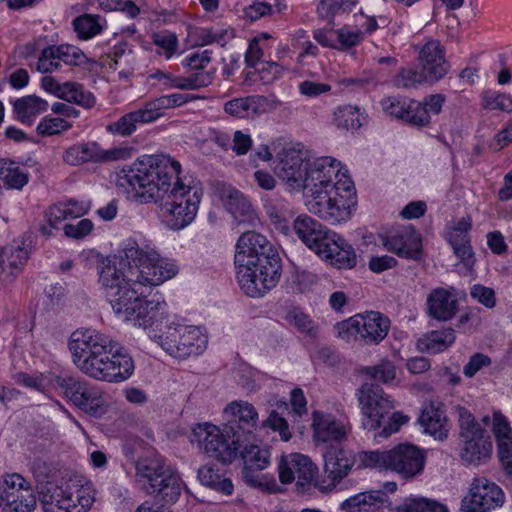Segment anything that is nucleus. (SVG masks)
Wrapping results in <instances>:
<instances>
[{
  "label": "nucleus",
  "mask_w": 512,
  "mask_h": 512,
  "mask_svg": "<svg viewBox=\"0 0 512 512\" xmlns=\"http://www.w3.org/2000/svg\"><path fill=\"white\" fill-rule=\"evenodd\" d=\"M357 397L365 416L363 426L368 430L379 428L394 408L389 396L377 384L364 383L358 389Z\"/></svg>",
  "instance_id": "f8f14e48"
},
{
  "label": "nucleus",
  "mask_w": 512,
  "mask_h": 512,
  "mask_svg": "<svg viewBox=\"0 0 512 512\" xmlns=\"http://www.w3.org/2000/svg\"><path fill=\"white\" fill-rule=\"evenodd\" d=\"M138 123L142 124V120L139 118L137 111L134 110L123 115L117 121L108 124L106 130L113 135L128 137L135 132Z\"/></svg>",
  "instance_id": "a18cd8bd"
},
{
  "label": "nucleus",
  "mask_w": 512,
  "mask_h": 512,
  "mask_svg": "<svg viewBox=\"0 0 512 512\" xmlns=\"http://www.w3.org/2000/svg\"><path fill=\"white\" fill-rule=\"evenodd\" d=\"M455 289L438 287L432 289L426 299L427 315L437 321H449L458 312Z\"/></svg>",
  "instance_id": "a878e982"
},
{
  "label": "nucleus",
  "mask_w": 512,
  "mask_h": 512,
  "mask_svg": "<svg viewBox=\"0 0 512 512\" xmlns=\"http://www.w3.org/2000/svg\"><path fill=\"white\" fill-rule=\"evenodd\" d=\"M73 26L81 39H90L100 33L102 26L99 23V16L85 14L73 21Z\"/></svg>",
  "instance_id": "09e8293b"
},
{
  "label": "nucleus",
  "mask_w": 512,
  "mask_h": 512,
  "mask_svg": "<svg viewBox=\"0 0 512 512\" xmlns=\"http://www.w3.org/2000/svg\"><path fill=\"white\" fill-rule=\"evenodd\" d=\"M387 451H362L355 454L358 468H376L389 470Z\"/></svg>",
  "instance_id": "de8ad7c7"
},
{
  "label": "nucleus",
  "mask_w": 512,
  "mask_h": 512,
  "mask_svg": "<svg viewBox=\"0 0 512 512\" xmlns=\"http://www.w3.org/2000/svg\"><path fill=\"white\" fill-rule=\"evenodd\" d=\"M223 416L227 423L224 431L234 437H239L241 441L242 434H251L257 426L258 413L255 407L246 401L236 400L229 403L223 410Z\"/></svg>",
  "instance_id": "aec40b11"
},
{
  "label": "nucleus",
  "mask_w": 512,
  "mask_h": 512,
  "mask_svg": "<svg viewBox=\"0 0 512 512\" xmlns=\"http://www.w3.org/2000/svg\"><path fill=\"white\" fill-rule=\"evenodd\" d=\"M343 177L338 179V186L305 191L307 210L330 224L348 220L355 204V188L348 177Z\"/></svg>",
  "instance_id": "39448f33"
},
{
  "label": "nucleus",
  "mask_w": 512,
  "mask_h": 512,
  "mask_svg": "<svg viewBox=\"0 0 512 512\" xmlns=\"http://www.w3.org/2000/svg\"><path fill=\"white\" fill-rule=\"evenodd\" d=\"M357 0H322L318 11L322 16L335 15L349 10Z\"/></svg>",
  "instance_id": "e2e57ef3"
},
{
  "label": "nucleus",
  "mask_w": 512,
  "mask_h": 512,
  "mask_svg": "<svg viewBox=\"0 0 512 512\" xmlns=\"http://www.w3.org/2000/svg\"><path fill=\"white\" fill-rule=\"evenodd\" d=\"M280 482L290 484L296 480L297 490L305 493L316 487L318 468L312 460L300 453L282 455L278 462Z\"/></svg>",
  "instance_id": "9b49d317"
},
{
  "label": "nucleus",
  "mask_w": 512,
  "mask_h": 512,
  "mask_svg": "<svg viewBox=\"0 0 512 512\" xmlns=\"http://www.w3.org/2000/svg\"><path fill=\"white\" fill-rule=\"evenodd\" d=\"M450 244L453 247L454 253L460 259L461 263L467 269H471L474 266L475 258L470 245L469 239L464 240H450Z\"/></svg>",
  "instance_id": "bf43d9fd"
},
{
  "label": "nucleus",
  "mask_w": 512,
  "mask_h": 512,
  "mask_svg": "<svg viewBox=\"0 0 512 512\" xmlns=\"http://www.w3.org/2000/svg\"><path fill=\"white\" fill-rule=\"evenodd\" d=\"M338 179L340 162L332 157H321L310 162L304 190L325 189L329 185L338 186Z\"/></svg>",
  "instance_id": "5701e85b"
},
{
  "label": "nucleus",
  "mask_w": 512,
  "mask_h": 512,
  "mask_svg": "<svg viewBox=\"0 0 512 512\" xmlns=\"http://www.w3.org/2000/svg\"><path fill=\"white\" fill-rule=\"evenodd\" d=\"M115 185L140 203H157L163 223L181 230L193 222L203 196L202 188L168 155H144L115 172Z\"/></svg>",
  "instance_id": "f03ea898"
},
{
  "label": "nucleus",
  "mask_w": 512,
  "mask_h": 512,
  "mask_svg": "<svg viewBox=\"0 0 512 512\" xmlns=\"http://www.w3.org/2000/svg\"><path fill=\"white\" fill-rule=\"evenodd\" d=\"M236 277L249 297H262L274 288L281 276V259L270 241L254 231L244 232L236 243Z\"/></svg>",
  "instance_id": "20e7f679"
},
{
  "label": "nucleus",
  "mask_w": 512,
  "mask_h": 512,
  "mask_svg": "<svg viewBox=\"0 0 512 512\" xmlns=\"http://www.w3.org/2000/svg\"><path fill=\"white\" fill-rule=\"evenodd\" d=\"M57 376L53 373H46L33 377L26 373H20L17 376V382L28 388L45 393L50 389L56 388Z\"/></svg>",
  "instance_id": "49530a36"
},
{
  "label": "nucleus",
  "mask_w": 512,
  "mask_h": 512,
  "mask_svg": "<svg viewBox=\"0 0 512 512\" xmlns=\"http://www.w3.org/2000/svg\"><path fill=\"white\" fill-rule=\"evenodd\" d=\"M418 420L425 432L435 439L443 440L447 437L446 417L439 405L433 402L425 404Z\"/></svg>",
  "instance_id": "473e14b6"
},
{
  "label": "nucleus",
  "mask_w": 512,
  "mask_h": 512,
  "mask_svg": "<svg viewBox=\"0 0 512 512\" xmlns=\"http://www.w3.org/2000/svg\"><path fill=\"white\" fill-rule=\"evenodd\" d=\"M389 470L411 479L420 474L425 465V452L419 447L403 443L388 450Z\"/></svg>",
  "instance_id": "6ab92c4d"
},
{
  "label": "nucleus",
  "mask_w": 512,
  "mask_h": 512,
  "mask_svg": "<svg viewBox=\"0 0 512 512\" xmlns=\"http://www.w3.org/2000/svg\"><path fill=\"white\" fill-rule=\"evenodd\" d=\"M72 125L61 117H45L37 126V131L42 136H51L68 130Z\"/></svg>",
  "instance_id": "6e6d98bb"
},
{
  "label": "nucleus",
  "mask_w": 512,
  "mask_h": 512,
  "mask_svg": "<svg viewBox=\"0 0 512 512\" xmlns=\"http://www.w3.org/2000/svg\"><path fill=\"white\" fill-rule=\"evenodd\" d=\"M286 320L302 333L314 336L317 332V326L312 319L299 309L294 308L289 310L286 315Z\"/></svg>",
  "instance_id": "603ef678"
},
{
  "label": "nucleus",
  "mask_w": 512,
  "mask_h": 512,
  "mask_svg": "<svg viewBox=\"0 0 512 512\" xmlns=\"http://www.w3.org/2000/svg\"><path fill=\"white\" fill-rule=\"evenodd\" d=\"M55 390H59L68 401L90 414L96 413L100 406L101 390L79 377L58 375Z\"/></svg>",
  "instance_id": "4468645a"
},
{
  "label": "nucleus",
  "mask_w": 512,
  "mask_h": 512,
  "mask_svg": "<svg viewBox=\"0 0 512 512\" xmlns=\"http://www.w3.org/2000/svg\"><path fill=\"white\" fill-rule=\"evenodd\" d=\"M324 473L326 477L320 482H316V488L321 491L332 490L345 478L351 468L356 464V457L350 451L344 450L341 445H331L325 447Z\"/></svg>",
  "instance_id": "dca6fc26"
},
{
  "label": "nucleus",
  "mask_w": 512,
  "mask_h": 512,
  "mask_svg": "<svg viewBox=\"0 0 512 512\" xmlns=\"http://www.w3.org/2000/svg\"><path fill=\"white\" fill-rule=\"evenodd\" d=\"M97 2L105 11H122L131 18H135L140 13L139 7L131 0H97Z\"/></svg>",
  "instance_id": "4d7b16f0"
},
{
  "label": "nucleus",
  "mask_w": 512,
  "mask_h": 512,
  "mask_svg": "<svg viewBox=\"0 0 512 512\" xmlns=\"http://www.w3.org/2000/svg\"><path fill=\"white\" fill-rule=\"evenodd\" d=\"M384 247L399 257L418 260L422 254L421 235L412 225H405L383 238Z\"/></svg>",
  "instance_id": "412c9836"
},
{
  "label": "nucleus",
  "mask_w": 512,
  "mask_h": 512,
  "mask_svg": "<svg viewBox=\"0 0 512 512\" xmlns=\"http://www.w3.org/2000/svg\"><path fill=\"white\" fill-rule=\"evenodd\" d=\"M481 105L484 109L512 111V97L496 91L487 90L481 95Z\"/></svg>",
  "instance_id": "8fccbe9b"
},
{
  "label": "nucleus",
  "mask_w": 512,
  "mask_h": 512,
  "mask_svg": "<svg viewBox=\"0 0 512 512\" xmlns=\"http://www.w3.org/2000/svg\"><path fill=\"white\" fill-rule=\"evenodd\" d=\"M386 500V492L380 490L366 491L346 499L341 503L340 508L346 512H374Z\"/></svg>",
  "instance_id": "2f4dec72"
},
{
  "label": "nucleus",
  "mask_w": 512,
  "mask_h": 512,
  "mask_svg": "<svg viewBox=\"0 0 512 512\" xmlns=\"http://www.w3.org/2000/svg\"><path fill=\"white\" fill-rule=\"evenodd\" d=\"M222 198L226 201V206L235 219L240 216L251 219L253 215L251 203L239 190L231 186L225 187L222 190Z\"/></svg>",
  "instance_id": "c9c22d12"
},
{
  "label": "nucleus",
  "mask_w": 512,
  "mask_h": 512,
  "mask_svg": "<svg viewBox=\"0 0 512 512\" xmlns=\"http://www.w3.org/2000/svg\"><path fill=\"white\" fill-rule=\"evenodd\" d=\"M85 55L76 46L69 44L51 45L44 48L38 58L37 70L42 73H51L65 65H80L84 63Z\"/></svg>",
  "instance_id": "4be33fe9"
},
{
  "label": "nucleus",
  "mask_w": 512,
  "mask_h": 512,
  "mask_svg": "<svg viewBox=\"0 0 512 512\" xmlns=\"http://www.w3.org/2000/svg\"><path fill=\"white\" fill-rule=\"evenodd\" d=\"M39 501L44 512H87L95 501V492L90 485L41 484Z\"/></svg>",
  "instance_id": "6e6552de"
},
{
  "label": "nucleus",
  "mask_w": 512,
  "mask_h": 512,
  "mask_svg": "<svg viewBox=\"0 0 512 512\" xmlns=\"http://www.w3.org/2000/svg\"><path fill=\"white\" fill-rule=\"evenodd\" d=\"M198 479L200 482L226 495L233 492V484L230 479L222 477L211 466H203L198 470Z\"/></svg>",
  "instance_id": "a19ab883"
},
{
  "label": "nucleus",
  "mask_w": 512,
  "mask_h": 512,
  "mask_svg": "<svg viewBox=\"0 0 512 512\" xmlns=\"http://www.w3.org/2000/svg\"><path fill=\"white\" fill-rule=\"evenodd\" d=\"M460 458L467 465L478 466L487 462L493 451L490 436L465 407H457Z\"/></svg>",
  "instance_id": "0eeeda50"
},
{
  "label": "nucleus",
  "mask_w": 512,
  "mask_h": 512,
  "mask_svg": "<svg viewBox=\"0 0 512 512\" xmlns=\"http://www.w3.org/2000/svg\"><path fill=\"white\" fill-rule=\"evenodd\" d=\"M336 49L346 50L358 45L363 40V32L360 29H351L344 26L336 30Z\"/></svg>",
  "instance_id": "864d4df0"
},
{
  "label": "nucleus",
  "mask_w": 512,
  "mask_h": 512,
  "mask_svg": "<svg viewBox=\"0 0 512 512\" xmlns=\"http://www.w3.org/2000/svg\"><path fill=\"white\" fill-rule=\"evenodd\" d=\"M293 230L299 239L317 255L324 244L330 240V237H334V232L307 214L296 217L293 222Z\"/></svg>",
  "instance_id": "393cba45"
},
{
  "label": "nucleus",
  "mask_w": 512,
  "mask_h": 512,
  "mask_svg": "<svg viewBox=\"0 0 512 512\" xmlns=\"http://www.w3.org/2000/svg\"><path fill=\"white\" fill-rule=\"evenodd\" d=\"M396 512H449L448 507L435 500L426 497L411 496L395 508Z\"/></svg>",
  "instance_id": "4c0bfd02"
},
{
  "label": "nucleus",
  "mask_w": 512,
  "mask_h": 512,
  "mask_svg": "<svg viewBox=\"0 0 512 512\" xmlns=\"http://www.w3.org/2000/svg\"><path fill=\"white\" fill-rule=\"evenodd\" d=\"M178 272L177 266L152 248L142 249L136 242H129L119 256L102 262L99 282L106 290V297L114 313L123 321L147 329L154 324L160 332H149V337L175 358L201 354L207 339L194 326L169 323L163 320L166 303L161 297L148 300L145 287L157 286L171 279Z\"/></svg>",
  "instance_id": "f257e3e1"
},
{
  "label": "nucleus",
  "mask_w": 512,
  "mask_h": 512,
  "mask_svg": "<svg viewBox=\"0 0 512 512\" xmlns=\"http://www.w3.org/2000/svg\"><path fill=\"white\" fill-rule=\"evenodd\" d=\"M362 373L378 383L389 384L396 378V366L392 361L382 359L374 366L363 368Z\"/></svg>",
  "instance_id": "37998d69"
},
{
  "label": "nucleus",
  "mask_w": 512,
  "mask_h": 512,
  "mask_svg": "<svg viewBox=\"0 0 512 512\" xmlns=\"http://www.w3.org/2000/svg\"><path fill=\"white\" fill-rule=\"evenodd\" d=\"M337 336L346 341L360 340L359 315H354L335 325Z\"/></svg>",
  "instance_id": "5fc2aeb1"
},
{
  "label": "nucleus",
  "mask_w": 512,
  "mask_h": 512,
  "mask_svg": "<svg viewBox=\"0 0 512 512\" xmlns=\"http://www.w3.org/2000/svg\"><path fill=\"white\" fill-rule=\"evenodd\" d=\"M334 123L342 130H357L362 125L359 109L350 105L338 107L334 112Z\"/></svg>",
  "instance_id": "79ce46f5"
},
{
  "label": "nucleus",
  "mask_w": 512,
  "mask_h": 512,
  "mask_svg": "<svg viewBox=\"0 0 512 512\" xmlns=\"http://www.w3.org/2000/svg\"><path fill=\"white\" fill-rule=\"evenodd\" d=\"M430 83V79L420 70L402 68L394 79V85L398 88H414L422 83Z\"/></svg>",
  "instance_id": "3c124183"
},
{
  "label": "nucleus",
  "mask_w": 512,
  "mask_h": 512,
  "mask_svg": "<svg viewBox=\"0 0 512 512\" xmlns=\"http://www.w3.org/2000/svg\"><path fill=\"white\" fill-rule=\"evenodd\" d=\"M309 164L301 151L284 149L278 154L274 172L290 189L304 190Z\"/></svg>",
  "instance_id": "f3484780"
},
{
  "label": "nucleus",
  "mask_w": 512,
  "mask_h": 512,
  "mask_svg": "<svg viewBox=\"0 0 512 512\" xmlns=\"http://www.w3.org/2000/svg\"><path fill=\"white\" fill-rule=\"evenodd\" d=\"M0 179L9 189H22L28 183V174L12 160H0Z\"/></svg>",
  "instance_id": "e433bc0d"
},
{
  "label": "nucleus",
  "mask_w": 512,
  "mask_h": 512,
  "mask_svg": "<svg viewBox=\"0 0 512 512\" xmlns=\"http://www.w3.org/2000/svg\"><path fill=\"white\" fill-rule=\"evenodd\" d=\"M213 81V73L208 71L193 72L187 77L177 76L174 88L180 90H198L209 86Z\"/></svg>",
  "instance_id": "c03bdc74"
},
{
  "label": "nucleus",
  "mask_w": 512,
  "mask_h": 512,
  "mask_svg": "<svg viewBox=\"0 0 512 512\" xmlns=\"http://www.w3.org/2000/svg\"><path fill=\"white\" fill-rule=\"evenodd\" d=\"M445 102L442 94H432L424 98L423 102L412 99L387 98L381 101L382 108L390 115L401 119L410 125L424 127L431 122V114L441 112Z\"/></svg>",
  "instance_id": "1a4fd4ad"
},
{
  "label": "nucleus",
  "mask_w": 512,
  "mask_h": 512,
  "mask_svg": "<svg viewBox=\"0 0 512 512\" xmlns=\"http://www.w3.org/2000/svg\"><path fill=\"white\" fill-rule=\"evenodd\" d=\"M359 315L360 340L365 344H379L388 334L390 320L380 312L370 311Z\"/></svg>",
  "instance_id": "c756f323"
},
{
  "label": "nucleus",
  "mask_w": 512,
  "mask_h": 512,
  "mask_svg": "<svg viewBox=\"0 0 512 512\" xmlns=\"http://www.w3.org/2000/svg\"><path fill=\"white\" fill-rule=\"evenodd\" d=\"M63 160L72 166L99 162V145L95 142L73 145L64 152Z\"/></svg>",
  "instance_id": "f704fd0d"
},
{
  "label": "nucleus",
  "mask_w": 512,
  "mask_h": 512,
  "mask_svg": "<svg viewBox=\"0 0 512 512\" xmlns=\"http://www.w3.org/2000/svg\"><path fill=\"white\" fill-rule=\"evenodd\" d=\"M60 99L68 103L77 104L86 109L92 108L96 103L94 95L85 90L83 85L76 82L64 83V91Z\"/></svg>",
  "instance_id": "ea45409f"
},
{
  "label": "nucleus",
  "mask_w": 512,
  "mask_h": 512,
  "mask_svg": "<svg viewBox=\"0 0 512 512\" xmlns=\"http://www.w3.org/2000/svg\"><path fill=\"white\" fill-rule=\"evenodd\" d=\"M210 61L211 51L204 50L202 52H194L187 55L182 61V65L190 68L194 72H201L204 71V68L210 63Z\"/></svg>",
  "instance_id": "69168bd1"
},
{
  "label": "nucleus",
  "mask_w": 512,
  "mask_h": 512,
  "mask_svg": "<svg viewBox=\"0 0 512 512\" xmlns=\"http://www.w3.org/2000/svg\"><path fill=\"white\" fill-rule=\"evenodd\" d=\"M142 124L150 123L157 120L162 116V105L159 97L151 99L143 103V105L136 110Z\"/></svg>",
  "instance_id": "052dcab7"
},
{
  "label": "nucleus",
  "mask_w": 512,
  "mask_h": 512,
  "mask_svg": "<svg viewBox=\"0 0 512 512\" xmlns=\"http://www.w3.org/2000/svg\"><path fill=\"white\" fill-rule=\"evenodd\" d=\"M418 59L421 71L430 79V83L442 79L450 69L445 59V49L438 40L427 41L420 49Z\"/></svg>",
  "instance_id": "b1692460"
},
{
  "label": "nucleus",
  "mask_w": 512,
  "mask_h": 512,
  "mask_svg": "<svg viewBox=\"0 0 512 512\" xmlns=\"http://www.w3.org/2000/svg\"><path fill=\"white\" fill-rule=\"evenodd\" d=\"M29 252L20 245H8L0 251V283L11 285L27 263Z\"/></svg>",
  "instance_id": "cd10ccee"
},
{
  "label": "nucleus",
  "mask_w": 512,
  "mask_h": 512,
  "mask_svg": "<svg viewBox=\"0 0 512 512\" xmlns=\"http://www.w3.org/2000/svg\"><path fill=\"white\" fill-rule=\"evenodd\" d=\"M231 442L229 443L220 429L209 423H199L192 429L190 435L191 443H197L204 452L212 458L222 463H231L241 448L239 437L231 434Z\"/></svg>",
  "instance_id": "9d476101"
},
{
  "label": "nucleus",
  "mask_w": 512,
  "mask_h": 512,
  "mask_svg": "<svg viewBox=\"0 0 512 512\" xmlns=\"http://www.w3.org/2000/svg\"><path fill=\"white\" fill-rule=\"evenodd\" d=\"M264 427H269L274 431H278L281 439L288 441L291 438L288 423L285 418L281 417L276 411H272L269 417L263 421Z\"/></svg>",
  "instance_id": "774afa93"
},
{
  "label": "nucleus",
  "mask_w": 512,
  "mask_h": 512,
  "mask_svg": "<svg viewBox=\"0 0 512 512\" xmlns=\"http://www.w3.org/2000/svg\"><path fill=\"white\" fill-rule=\"evenodd\" d=\"M260 65L261 67L257 69V74L263 84L273 83L275 80L279 79L284 72L283 66L277 62L266 61L262 62Z\"/></svg>",
  "instance_id": "680f3d73"
},
{
  "label": "nucleus",
  "mask_w": 512,
  "mask_h": 512,
  "mask_svg": "<svg viewBox=\"0 0 512 512\" xmlns=\"http://www.w3.org/2000/svg\"><path fill=\"white\" fill-rule=\"evenodd\" d=\"M492 432L496 442L512 439V428L507 417L501 411L493 412Z\"/></svg>",
  "instance_id": "13d9d810"
},
{
  "label": "nucleus",
  "mask_w": 512,
  "mask_h": 512,
  "mask_svg": "<svg viewBox=\"0 0 512 512\" xmlns=\"http://www.w3.org/2000/svg\"><path fill=\"white\" fill-rule=\"evenodd\" d=\"M318 255L339 269H351L356 266V254L353 247L335 232L334 237H330Z\"/></svg>",
  "instance_id": "c85d7f7f"
},
{
  "label": "nucleus",
  "mask_w": 512,
  "mask_h": 512,
  "mask_svg": "<svg viewBox=\"0 0 512 512\" xmlns=\"http://www.w3.org/2000/svg\"><path fill=\"white\" fill-rule=\"evenodd\" d=\"M48 108V102L36 95H28L17 99L13 110L22 123L32 124L35 117Z\"/></svg>",
  "instance_id": "72a5a7b5"
},
{
  "label": "nucleus",
  "mask_w": 512,
  "mask_h": 512,
  "mask_svg": "<svg viewBox=\"0 0 512 512\" xmlns=\"http://www.w3.org/2000/svg\"><path fill=\"white\" fill-rule=\"evenodd\" d=\"M238 452L243 462V481L253 488L267 489L266 476L261 471L270 465V449L250 444Z\"/></svg>",
  "instance_id": "a211bd4d"
},
{
  "label": "nucleus",
  "mask_w": 512,
  "mask_h": 512,
  "mask_svg": "<svg viewBox=\"0 0 512 512\" xmlns=\"http://www.w3.org/2000/svg\"><path fill=\"white\" fill-rule=\"evenodd\" d=\"M497 456L502 469L512 477V439L496 442Z\"/></svg>",
  "instance_id": "338daca9"
},
{
  "label": "nucleus",
  "mask_w": 512,
  "mask_h": 512,
  "mask_svg": "<svg viewBox=\"0 0 512 512\" xmlns=\"http://www.w3.org/2000/svg\"><path fill=\"white\" fill-rule=\"evenodd\" d=\"M3 509L9 512H32L37 503L29 481L19 473L2 477Z\"/></svg>",
  "instance_id": "2eb2a0df"
},
{
  "label": "nucleus",
  "mask_w": 512,
  "mask_h": 512,
  "mask_svg": "<svg viewBox=\"0 0 512 512\" xmlns=\"http://www.w3.org/2000/svg\"><path fill=\"white\" fill-rule=\"evenodd\" d=\"M153 43L162 48L165 52V56L170 58L176 51L178 39L175 33L163 31L153 35Z\"/></svg>",
  "instance_id": "0e129e2a"
},
{
  "label": "nucleus",
  "mask_w": 512,
  "mask_h": 512,
  "mask_svg": "<svg viewBox=\"0 0 512 512\" xmlns=\"http://www.w3.org/2000/svg\"><path fill=\"white\" fill-rule=\"evenodd\" d=\"M505 503V493L495 482L485 478H474L467 495L462 499L464 512H492Z\"/></svg>",
  "instance_id": "ddd939ff"
},
{
  "label": "nucleus",
  "mask_w": 512,
  "mask_h": 512,
  "mask_svg": "<svg viewBox=\"0 0 512 512\" xmlns=\"http://www.w3.org/2000/svg\"><path fill=\"white\" fill-rule=\"evenodd\" d=\"M69 350L73 363L96 380L122 382L134 371L132 357L117 348L109 336L92 329L76 330L71 334Z\"/></svg>",
  "instance_id": "7ed1b4c3"
},
{
  "label": "nucleus",
  "mask_w": 512,
  "mask_h": 512,
  "mask_svg": "<svg viewBox=\"0 0 512 512\" xmlns=\"http://www.w3.org/2000/svg\"><path fill=\"white\" fill-rule=\"evenodd\" d=\"M136 477L149 495H161L166 503H174L181 494V481L159 454H151L136 462Z\"/></svg>",
  "instance_id": "423d86ee"
},
{
  "label": "nucleus",
  "mask_w": 512,
  "mask_h": 512,
  "mask_svg": "<svg viewBox=\"0 0 512 512\" xmlns=\"http://www.w3.org/2000/svg\"><path fill=\"white\" fill-rule=\"evenodd\" d=\"M454 330L451 328L431 331L420 339L419 343L431 353H440L455 342Z\"/></svg>",
  "instance_id": "58836bf2"
},
{
  "label": "nucleus",
  "mask_w": 512,
  "mask_h": 512,
  "mask_svg": "<svg viewBox=\"0 0 512 512\" xmlns=\"http://www.w3.org/2000/svg\"><path fill=\"white\" fill-rule=\"evenodd\" d=\"M314 439L317 445H341L346 439L347 428L341 422L337 421L331 414L322 412L313 413Z\"/></svg>",
  "instance_id": "bb28decb"
},
{
  "label": "nucleus",
  "mask_w": 512,
  "mask_h": 512,
  "mask_svg": "<svg viewBox=\"0 0 512 512\" xmlns=\"http://www.w3.org/2000/svg\"><path fill=\"white\" fill-rule=\"evenodd\" d=\"M268 107V99L262 95H249L233 98L224 103V111L239 119H253L264 113Z\"/></svg>",
  "instance_id": "7c9ffc66"
}]
</instances>
